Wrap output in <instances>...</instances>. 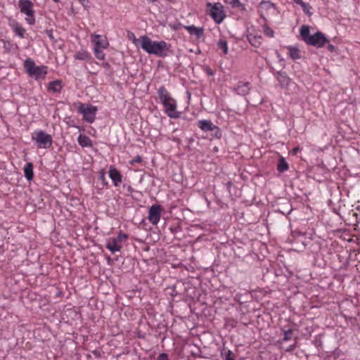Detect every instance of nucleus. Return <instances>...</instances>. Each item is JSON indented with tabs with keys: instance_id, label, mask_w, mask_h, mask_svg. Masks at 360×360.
<instances>
[{
	"instance_id": "obj_1",
	"label": "nucleus",
	"mask_w": 360,
	"mask_h": 360,
	"mask_svg": "<svg viewBox=\"0 0 360 360\" xmlns=\"http://www.w3.org/2000/svg\"><path fill=\"white\" fill-rule=\"evenodd\" d=\"M139 41L141 49L148 54L165 57L169 51V45L164 41H152L147 36H141Z\"/></svg>"
},
{
	"instance_id": "obj_2",
	"label": "nucleus",
	"mask_w": 360,
	"mask_h": 360,
	"mask_svg": "<svg viewBox=\"0 0 360 360\" xmlns=\"http://www.w3.org/2000/svg\"><path fill=\"white\" fill-rule=\"evenodd\" d=\"M158 95L160 103L165 108V113L171 119L179 118L181 115V112L176 110L177 102L172 97L171 94L164 86L158 89Z\"/></svg>"
},
{
	"instance_id": "obj_3",
	"label": "nucleus",
	"mask_w": 360,
	"mask_h": 360,
	"mask_svg": "<svg viewBox=\"0 0 360 360\" xmlns=\"http://www.w3.org/2000/svg\"><path fill=\"white\" fill-rule=\"evenodd\" d=\"M300 34L307 44L317 48L323 47L328 41L326 35L321 32H316L314 34H310L309 27L307 25H302L300 27Z\"/></svg>"
},
{
	"instance_id": "obj_4",
	"label": "nucleus",
	"mask_w": 360,
	"mask_h": 360,
	"mask_svg": "<svg viewBox=\"0 0 360 360\" xmlns=\"http://www.w3.org/2000/svg\"><path fill=\"white\" fill-rule=\"evenodd\" d=\"M91 41L94 45V53L95 57L100 60H105V55L103 51L109 46V42L105 36L97 34H92L91 35Z\"/></svg>"
},
{
	"instance_id": "obj_5",
	"label": "nucleus",
	"mask_w": 360,
	"mask_h": 360,
	"mask_svg": "<svg viewBox=\"0 0 360 360\" xmlns=\"http://www.w3.org/2000/svg\"><path fill=\"white\" fill-rule=\"evenodd\" d=\"M31 139L38 148L48 149L53 142L51 135L42 129L34 130L31 134Z\"/></svg>"
},
{
	"instance_id": "obj_6",
	"label": "nucleus",
	"mask_w": 360,
	"mask_h": 360,
	"mask_svg": "<svg viewBox=\"0 0 360 360\" xmlns=\"http://www.w3.org/2000/svg\"><path fill=\"white\" fill-rule=\"evenodd\" d=\"M206 13L210 15L217 24L221 23L226 18L224 6L219 3L206 4Z\"/></svg>"
},
{
	"instance_id": "obj_7",
	"label": "nucleus",
	"mask_w": 360,
	"mask_h": 360,
	"mask_svg": "<svg viewBox=\"0 0 360 360\" xmlns=\"http://www.w3.org/2000/svg\"><path fill=\"white\" fill-rule=\"evenodd\" d=\"M24 67L27 73L35 79H44L48 72L46 66H37L34 61L31 58H27L25 60Z\"/></svg>"
},
{
	"instance_id": "obj_8",
	"label": "nucleus",
	"mask_w": 360,
	"mask_h": 360,
	"mask_svg": "<svg viewBox=\"0 0 360 360\" xmlns=\"http://www.w3.org/2000/svg\"><path fill=\"white\" fill-rule=\"evenodd\" d=\"M97 111L96 106L82 103H78L77 112L82 115L83 120L88 123H93L95 121Z\"/></svg>"
},
{
	"instance_id": "obj_9",
	"label": "nucleus",
	"mask_w": 360,
	"mask_h": 360,
	"mask_svg": "<svg viewBox=\"0 0 360 360\" xmlns=\"http://www.w3.org/2000/svg\"><path fill=\"white\" fill-rule=\"evenodd\" d=\"M18 6L20 12L27 15L25 18L27 23L31 25H34L35 23V16L32 2L30 0H19Z\"/></svg>"
},
{
	"instance_id": "obj_10",
	"label": "nucleus",
	"mask_w": 360,
	"mask_h": 360,
	"mask_svg": "<svg viewBox=\"0 0 360 360\" xmlns=\"http://www.w3.org/2000/svg\"><path fill=\"white\" fill-rule=\"evenodd\" d=\"M128 236L120 231L117 237L109 238L106 243V248L109 250L112 254L120 252L122 248V242L126 240Z\"/></svg>"
},
{
	"instance_id": "obj_11",
	"label": "nucleus",
	"mask_w": 360,
	"mask_h": 360,
	"mask_svg": "<svg viewBox=\"0 0 360 360\" xmlns=\"http://www.w3.org/2000/svg\"><path fill=\"white\" fill-rule=\"evenodd\" d=\"M162 207L158 205H152L148 211V221L153 225H157L160 219Z\"/></svg>"
},
{
	"instance_id": "obj_12",
	"label": "nucleus",
	"mask_w": 360,
	"mask_h": 360,
	"mask_svg": "<svg viewBox=\"0 0 360 360\" xmlns=\"http://www.w3.org/2000/svg\"><path fill=\"white\" fill-rule=\"evenodd\" d=\"M8 25L18 37H25V29L17 20H10Z\"/></svg>"
},
{
	"instance_id": "obj_13",
	"label": "nucleus",
	"mask_w": 360,
	"mask_h": 360,
	"mask_svg": "<svg viewBox=\"0 0 360 360\" xmlns=\"http://www.w3.org/2000/svg\"><path fill=\"white\" fill-rule=\"evenodd\" d=\"M109 177L112 181L115 186H118L122 181L120 172L112 165L109 168Z\"/></svg>"
},
{
	"instance_id": "obj_14",
	"label": "nucleus",
	"mask_w": 360,
	"mask_h": 360,
	"mask_svg": "<svg viewBox=\"0 0 360 360\" xmlns=\"http://www.w3.org/2000/svg\"><path fill=\"white\" fill-rule=\"evenodd\" d=\"M276 78L282 88H288L291 82V79L284 72H278Z\"/></svg>"
},
{
	"instance_id": "obj_15",
	"label": "nucleus",
	"mask_w": 360,
	"mask_h": 360,
	"mask_svg": "<svg viewBox=\"0 0 360 360\" xmlns=\"http://www.w3.org/2000/svg\"><path fill=\"white\" fill-rule=\"evenodd\" d=\"M235 91L239 95H246L250 90V83L240 82L234 88Z\"/></svg>"
},
{
	"instance_id": "obj_16",
	"label": "nucleus",
	"mask_w": 360,
	"mask_h": 360,
	"mask_svg": "<svg viewBox=\"0 0 360 360\" xmlns=\"http://www.w3.org/2000/svg\"><path fill=\"white\" fill-rule=\"evenodd\" d=\"M185 29L191 35H195L197 38H200L204 34V29L194 25L186 26Z\"/></svg>"
},
{
	"instance_id": "obj_17",
	"label": "nucleus",
	"mask_w": 360,
	"mask_h": 360,
	"mask_svg": "<svg viewBox=\"0 0 360 360\" xmlns=\"http://www.w3.org/2000/svg\"><path fill=\"white\" fill-rule=\"evenodd\" d=\"M247 39L250 44L255 47H259L262 44V37L257 34L249 33L247 35Z\"/></svg>"
},
{
	"instance_id": "obj_18",
	"label": "nucleus",
	"mask_w": 360,
	"mask_h": 360,
	"mask_svg": "<svg viewBox=\"0 0 360 360\" xmlns=\"http://www.w3.org/2000/svg\"><path fill=\"white\" fill-rule=\"evenodd\" d=\"M198 126L200 129L205 131H212L216 128L211 121L206 120L198 121Z\"/></svg>"
},
{
	"instance_id": "obj_19",
	"label": "nucleus",
	"mask_w": 360,
	"mask_h": 360,
	"mask_svg": "<svg viewBox=\"0 0 360 360\" xmlns=\"http://www.w3.org/2000/svg\"><path fill=\"white\" fill-rule=\"evenodd\" d=\"M62 82L60 80H55L49 84L48 90L53 93H59L62 89Z\"/></svg>"
},
{
	"instance_id": "obj_20",
	"label": "nucleus",
	"mask_w": 360,
	"mask_h": 360,
	"mask_svg": "<svg viewBox=\"0 0 360 360\" xmlns=\"http://www.w3.org/2000/svg\"><path fill=\"white\" fill-rule=\"evenodd\" d=\"M24 174L25 176L28 181H31L33 179L34 172H33V165L32 162H27L24 167Z\"/></svg>"
},
{
	"instance_id": "obj_21",
	"label": "nucleus",
	"mask_w": 360,
	"mask_h": 360,
	"mask_svg": "<svg viewBox=\"0 0 360 360\" xmlns=\"http://www.w3.org/2000/svg\"><path fill=\"white\" fill-rule=\"evenodd\" d=\"M78 143L82 147H91L92 146V141L90 139L89 137L79 134L77 138Z\"/></svg>"
},
{
	"instance_id": "obj_22",
	"label": "nucleus",
	"mask_w": 360,
	"mask_h": 360,
	"mask_svg": "<svg viewBox=\"0 0 360 360\" xmlns=\"http://www.w3.org/2000/svg\"><path fill=\"white\" fill-rule=\"evenodd\" d=\"M288 55L292 59L297 60L301 58L300 51L297 48L290 46L288 47Z\"/></svg>"
},
{
	"instance_id": "obj_23",
	"label": "nucleus",
	"mask_w": 360,
	"mask_h": 360,
	"mask_svg": "<svg viewBox=\"0 0 360 360\" xmlns=\"http://www.w3.org/2000/svg\"><path fill=\"white\" fill-rule=\"evenodd\" d=\"M289 168L288 164L286 162L285 159L283 157H281L278 160V163L277 165V170L280 173H283L287 171Z\"/></svg>"
},
{
	"instance_id": "obj_24",
	"label": "nucleus",
	"mask_w": 360,
	"mask_h": 360,
	"mask_svg": "<svg viewBox=\"0 0 360 360\" xmlns=\"http://www.w3.org/2000/svg\"><path fill=\"white\" fill-rule=\"evenodd\" d=\"M75 58L79 60H89L91 58V56L86 51L81 50L76 53Z\"/></svg>"
},
{
	"instance_id": "obj_25",
	"label": "nucleus",
	"mask_w": 360,
	"mask_h": 360,
	"mask_svg": "<svg viewBox=\"0 0 360 360\" xmlns=\"http://www.w3.org/2000/svg\"><path fill=\"white\" fill-rule=\"evenodd\" d=\"M217 46L219 49H221L223 53L226 55L229 52L228 43L224 39H219L217 41Z\"/></svg>"
},
{
	"instance_id": "obj_26",
	"label": "nucleus",
	"mask_w": 360,
	"mask_h": 360,
	"mask_svg": "<svg viewBox=\"0 0 360 360\" xmlns=\"http://www.w3.org/2000/svg\"><path fill=\"white\" fill-rule=\"evenodd\" d=\"M297 4L300 5L302 7L303 11L306 14H307L308 15H311V12L310 11L311 9V6L309 4L305 3V2L302 1V0L300 3H298Z\"/></svg>"
},
{
	"instance_id": "obj_27",
	"label": "nucleus",
	"mask_w": 360,
	"mask_h": 360,
	"mask_svg": "<svg viewBox=\"0 0 360 360\" xmlns=\"http://www.w3.org/2000/svg\"><path fill=\"white\" fill-rule=\"evenodd\" d=\"M259 7L261 9H274V4H271L269 1H262L260 3Z\"/></svg>"
},
{
	"instance_id": "obj_28",
	"label": "nucleus",
	"mask_w": 360,
	"mask_h": 360,
	"mask_svg": "<svg viewBox=\"0 0 360 360\" xmlns=\"http://www.w3.org/2000/svg\"><path fill=\"white\" fill-rule=\"evenodd\" d=\"M264 33L269 37H273L274 34V30L268 26L264 27Z\"/></svg>"
},
{
	"instance_id": "obj_29",
	"label": "nucleus",
	"mask_w": 360,
	"mask_h": 360,
	"mask_svg": "<svg viewBox=\"0 0 360 360\" xmlns=\"http://www.w3.org/2000/svg\"><path fill=\"white\" fill-rule=\"evenodd\" d=\"M292 331L290 329L284 331L283 340L284 341L290 340L292 338Z\"/></svg>"
},
{
	"instance_id": "obj_30",
	"label": "nucleus",
	"mask_w": 360,
	"mask_h": 360,
	"mask_svg": "<svg viewBox=\"0 0 360 360\" xmlns=\"http://www.w3.org/2000/svg\"><path fill=\"white\" fill-rule=\"evenodd\" d=\"M224 355L225 360H235V355L231 350L224 352Z\"/></svg>"
},
{
	"instance_id": "obj_31",
	"label": "nucleus",
	"mask_w": 360,
	"mask_h": 360,
	"mask_svg": "<svg viewBox=\"0 0 360 360\" xmlns=\"http://www.w3.org/2000/svg\"><path fill=\"white\" fill-rule=\"evenodd\" d=\"M157 360H169V359L167 354L162 353L158 356Z\"/></svg>"
},
{
	"instance_id": "obj_32",
	"label": "nucleus",
	"mask_w": 360,
	"mask_h": 360,
	"mask_svg": "<svg viewBox=\"0 0 360 360\" xmlns=\"http://www.w3.org/2000/svg\"><path fill=\"white\" fill-rule=\"evenodd\" d=\"M79 3L85 8H88L89 1V0H78Z\"/></svg>"
},
{
	"instance_id": "obj_33",
	"label": "nucleus",
	"mask_w": 360,
	"mask_h": 360,
	"mask_svg": "<svg viewBox=\"0 0 360 360\" xmlns=\"http://www.w3.org/2000/svg\"><path fill=\"white\" fill-rule=\"evenodd\" d=\"M231 5L233 7H238L241 5V3L239 0H233L231 2Z\"/></svg>"
},
{
	"instance_id": "obj_34",
	"label": "nucleus",
	"mask_w": 360,
	"mask_h": 360,
	"mask_svg": "<svg viewBox=\"0 0 360 360\" xmlns=\"http://www.w3.org/2000/svg\"><path fill=\"white\" fill-rule=\"evenodd\" d=\"M141 160H141V158L140 156H137V157H136L134 160H132L130 162V163H131V165H133V164H134V163H136V162H141Z\"/></svg>"
},
{
	"instance_id": "obj_35",
	"label": "nucleus",
	"mask_w": 360,
	"mask_h": 360,
	"mask_svg": "<svg viewBox=\"0 0 360 360\" xmlns=\"http://www.w3.org/2000/svg\"><path fill=\"white\" fill-rule=\"evenodd\" d=\"M328 49H329V51H333L335 50V46H334L333 45H332V44H330V45L328 46Z\"/></svg>"
},
{
	"instance_id": "obj_36",
	"label": "nucleus",
	"mask_w": 360,
	"mask_h": 360,
	"mask_svg": "<svg viewBox=\"0 0 360 360\" xmlns=\"http://www.w3.org/2000/svg\"><path fill=\"white\" fill-rule=\"evenodd\" d=\"M298 150H299V148H295L292 149V153L293 155H295Z\"/></svg>"
},
{
	"instance_id": "obj_37",
	"label": "nucleus",
	"mask_w": 360,
	"mask_h": 360,
	"mask_svg": "<svg viewBox=\"0 0 360 360\" xmlns=\"http://www.w3.org/2000/svg\"><path fill=\"white\" fill-rule=\"evenodd\" d=\"M295 4L300 3L302 0H292Z\"/></svg>"
},
{
	"instance_id": "obj_38",
	"label": "nucleus",
	"mask_w": 360,
	"mask_h": 360,
	"mask_svg": "<svg viewBox=\"0 0 360 360\" xmlns=\"http://www.w3.org/2000/svg\"><path fill=\"white\" fill-rule=\"evenodd\" d=\"M101 179L102 180H103V181H105V174H103L101 176Z\"/></svg>"
},
{
	"instance_id": "obj_39",
	"label": "nucleus",
	"mask_w": 360,
	"mask_h": 360,
	"mask_svg": "<svg viewBox=\"0 0 360 360\" xmlns=\"http://www.w3.org/2000/svg\"><path fill=\"white\" fill-rule=\"evenodd\" d=\"M208 73H209L210 75H213V73H212V72L211 70H210V71L208 72Z\"/></svg>"
},
{
	"instance_id": "obj_40",
	"label": "nucleus",
	"mask_w": 360,
	"mask_h": 360,
	"mask_svg": "<svg viewBox=\"0 0 360 360\" xmlns=\"http://www.w3.org/2000/svg\"><path fill=\"white\" fill-rule=\"evenodd\" d=\"M54 2H58L59 0H53Z\"/></svg>"
}]
</instances>
